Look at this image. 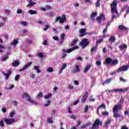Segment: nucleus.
I'll use <instances>...</instances> for the list:
<instances>
[{"label":"nucleus","mask_w":129,"mask_h":129,"mask_svg":"<svg viewBox=\"0 0 129 129\" xmlns=\"http://www.w3.org/2000/svg\"><path fill=\"white\" fill-rule=\"evenodd\" d=\"M121 108H122V106L120 104L115 105L114 106L113 108V111L114 112V117H115V118H117V117H121V116H122V115L119 114H117V112H118L117 109H121Z\"/></svg>","instance_id":"obj_1"},{"label":"nucleus","mask_w":129,"mask_h":129,"mask_svg":"<svg viewBox=\"0 0 129 129\" xmlns=\"http://www.w3.org/2000/svg\"><path fill=\"white\" fill-rule=\"evenodd\" d=\"M104 64V65H109V64H111L112 65H117V64H118V60H117V59L112 60L111 57H108L106 58Z\"/></svg>","instance_id":"obj_2"},{"label":"nucleus","mask_w":129,"mask_h":129,"mask_svg":"<svg viewBox=\"0 0 129 129\" xmlns=\"http://www.w3.org/2000/svg\"><path fill=\"white\" fill-rule=\"evenodd\" d=\"M99 125H101V126H102V121H100L99 118H97L92 124L91 129H98L99 128Z\"/></svg>","instance_id":"obj_3"},{"label":"nucleus","mask_w":129,"mask_h":129,"mask_svg":"<svg viewBox=\"0 0 129 129\" xmlns=\"http://www.w3.org/2000/svg\"><path fill=\"white\" fill-rule=\"evenodd\" d=\"M67 20V19L66 18V17H65L64 15H63L62 17H57L55 19V22L57 23V22L58 21L59 24H63L64 23H66V21Z\"/></svg>","instance_id":"obj_4"},{"label":"nucleus","mask_w":129,"mask_h":129,"mask_svg":"<svg viewBox=\"0 0 129 129\" xmlns=\"http://www.w3.org/2000/svg\"><path fill=\"white\" fill-rule=\"evenodd\" d=\"M4 121L6 122V124L8 125L10 124H12V123H14V122H16V120L15 118H5L4 119Z\"/></svg>","instance_id":"obj_5"},{"label":"nucleus","mask_w":129,"mask_h":129,"mask_svg":"<svg viewBox=\"0 0 129 129\" xmlns=\"http://www.w3.org/2000/svg\"><path fill=\"white\" fill-rule=\"evenodd\" d=\"M80 44L82 48H85V47L89 45V42H88L87 39H84L80 43Z\"/></svg>","instance_id":"obj_6"},{"label":"nucleus","mask_w":129,"mask_h":129,"mask_svg":"<svg viewBox=\"0 0 129 129\" xmlns=\"http://www.w3.org/2000/svg\"><path fill=\"white\" fill-rule=\"evenodd\" d=\"M127 70H128V66H123L118 69L117 72L119 73V72H124V71H127Z\"/></svg>","instance_id":"obj_7"},{"label":"nucleus","mask_w":129,"mask_h":129,"mask_svg":"<svg viewBox=\"0 0 129 129\" xmlns=\"http://www.w3.org/2000/svg\"><path fill=\"white\" fill-rule=\"evenodd\" d=\"M96 20L97 21L98 24H101V21H105V17L104 14H101L99 16L97 17Z\"/></svg>","instance_id":"obj_8"},{"label":"nucleus","mask_w":129,"mask_h":129,"mask_svg":"<svg viewBox=\"0 0 129 129\" xmlns=\"http://www.w3.org/2000/svg\"><path fill=\"white\" fill-rule=\"evenodd\" d=\"M22 96L23 98H25V97H26V98H27V101L31 102V103H33V100L31 99V97L27 93H24L22 95Z\"/></svg>","instance_id":"obj_9"},{"label":"nucleus","mask_w":129,"mask_h":129,"mask_svg":"<svg viewBox=\"0 0 129 129\" xmlns=\"http://www.w3.org/2000/svg\"><path fill=\"white\" fill-rule=\"evenodd\" d=\"M88 97V92H86L84 95L83 96L82 98L81 102L82 103H84L85 102V101L87 99V98Z\"/></svg>","instance_id":"obj_10"},{"label":"nucleus","mask_w":129,"mask_h":129,"mask_svg":"<svg viewBox=\"0 0 129 129\" xmlns=\"http://www.w3.org/2000/svg\"><path fill=\"white\" fill-rule=\"evenodd\" d=\"M32 62H28L27 63V64L24 66L23 67V68L20 69L19 71L22 72V71H24L26 70V69H27V68H28V67H30V66H31V65H32Z\"/></svg>","instance_id":"obj_11"},{"label":"nucleus","mask_w":129,"mask_h":129,"mask_svg":"<svg viewBox=\"0 0 129 129\" xmlns=\"http://www.w3.org/2000/svg\"><path fill=\"white\" fill-rule=\"evenodd\" d=\"M118 28L119 30H121L122 31H125L126 33H128L129 29L127 27H125L124 25H119Z\"/></svg>","instance_id":"obj_12"},{"label":"nucleus","mask_w":129,"mask_h":129,"mask_svg":"<svg viewBox=\"0 0 129 129\" xmlns=\"http://www.w3.org/2000/svg\"><path fill=\"white\" fill-rule=\"evenodd\" d=\"M112 81V78H109V79H107L105 81H104V82L102 83V85L103 86H104L105 85H106V84H109V83H110V82Z\"/></svg>","instance_id":"obj_13"},{"label":"nucleus","mask_w":129,"mask_h":129,"mask_svg":"<svg viewBox=\"0 0 129 129\" xmlns=\"http://www.w3.org/2000/svg\"><path fill=\"white\" fill-rule=\"evenodd\" d=\"M111 13L112 14L116 13V15H118V11H117V7H111Z\"/></svg>","instance_id":"obj_14"},{"label":"nucleus","mask_w":129,"mask_h":129,"mask_svg":"<svg viewBox=\"0 0 129 129\" xmlns=\"http://www.w3.org/2000/svg\"><path fill=\"white\" fill-rule=\"evenodd\" d=\"M79 47L78 46H73L71 49H69L67 50L66 52L67 53H71L72 51H74V50H76V49H79Z\"/></svg>","instance_id":"obj_15"},{"label":"nucleus","mask_w":129,"mask_h":129,"mask_svg":"<svg viewBox=\"0 0 129 129\" xmlns=\"http://www.w3.org/2000/svg\"><path fill=\"white\" fill-rule=\"evenodd\" d=\"M85 32H86V29H80V37H83V36H85V35H86V34L85 33Z\"/></svg>","instance_id":"obj_16"},{"label":"nucleus","mask_w":129,"mask_h":129,"mask_svg":"<svg viewBox=\"0 0 129 129\" xmlns=\"http://www.w3.org/2000/svg\"><path fill=\"white\" fill-rule=\"evenodd\" d=\"M90 68H91V65L87 66L84 69V71H83L84 73H86V72H87V71H88V70H89Z\"/></svg>","instance_id":"obj_17"},{"label":"nucleus","mask_w":129,"mask_h":129,"mask_svg":"<svg viewBox=\"0 0 129 129\" xmlns=\"http://www.w3.org/2000/svg\"><path fill=\"white\" fill-rule=\"evenodd\" d=\"M116 6H117V2L116 1H113L112 3L110 4L111 8H117Z\"/></svg>","instance_id":"obj_18"},{"label":"nucleus","mask_w":129,"mask_h":129,"mask_svg":"<svg viewBox=\"0 0 129 129\" xmlns=\"http://www.w3.org/2000/svg\"><path fill=\"white\" fill-rule=\"evenodd\" d=\"M116 40V38H115V37H114L113 36H110L109 39V41L110 42H111V43H113V42H115Z\"/></svg>","instance_id":"obj_19"},{"label":"nucleus","mask_w":129,"mask_h":129,"mask_svg":"<svg viewBox=\"0 0 129 129\" xmlns=\"http://www.w3.org/2000/svg\"><path fill=\"white\" fill-rule=\"evenodd\" d=\"M66 51L67 50L65 49H62V54L61 58L62 59H64L66 57V56H67V53H67Z\"/></svg>","instance_id":"obj_20"},{"label":"nucleus","mask_w":129,"mask_h":129,"mask_svg":"<svg viewBox=\"0 0 129 129\" xmlns=\"http://www.w3.org/2000/svg\"><path fill=\"white\" fill-rule=\"evenodd\" d=\"M78 39L75 38L74 40H72L71 46H74V45H76V43H77V42H78Z\"/></svg>","instance_id":"obj_21"},{"label":"nucleus","mask_w":129,"mask_h":129,"mask_svg":"<svg viewBox=\"0 0 129 129\" xmlns=\"http://www.w3.org/2000/svg\"><path fill=\"white\" fill-rule=\"evenodd\" d=\"M19 65H20V61L19 60H16L15 62H13V67H17V66H19Z\"/></svg>","instance_id":"obj_22"},{"label":"nucleus","mask_w":129,"mask_h":129,"mask_svg":"<svg viewBox=\"0 0 129 129\" xmlns=\"http://www.w3.org/2000/svg\"><path fill=\"white\" fill-rule=\"evenodd\" d=\"M74 72L75 73H76V72H80V68H79V65H76V68L74 71Z\"/></svg>","instance_id":"obj_23"},{"label":"nucleus","mask_w":129,"mask_h":129,"mask_svg":"<svg viewBox=\"0 0 129 129\" xmlns=\"http://www.w3.org/2000/svg\"><path fill=\"white\" fill-rule=\"evenodd\" d=\"M33 68H34L35 70H36V73H40L41 72V71L40 69H39L40 68L39 66H34Z\"/></svg>","instance_id":"obj_24"},{"label":"nucleus","mask_w":129,"mask_h":129,"mask_svg":"<svg viewBox=\"0 0 129 129\" xmlns=\"http://www.w3.org/2000/svg\"><path fill=\"white\" fill-rule=\"evenodd\" d=\"M127 48V46L126 45V44H123V45L119 46V48L121 50H123V49H126Z\"/></svg>","instance_id":"obj_25"},{"label":"nucleus","mask_w":129,"mask_h":129,"mask_svg":"<svg viewBox=\"0 0 129 129\" xmlns=\"http://www.w3.org/2000/svg\"><path fill=\"white\" fill-rule=\"evenodd\" d=\"M29 3L28 5L26 6L28 8H31V7H33V1L32 0H28Z\"/></svg>","instance_id":"obj_26"},{"label":"nucleus","mask_w":129,"mask_h":129,"mask_svg":"<svg viewBox=\"0 0 129 129\" xmlns=\"http://www.w3.org/2000/svg\"><path fill=\"white\" fill-rule=\"evenodd\" d=\"M47 121L49 124L53 123V117H50L47 118Z\"/></svg>","instance_id":"obj_27"},{"label":"nucleus","mask_w":129,"mask_h":129,"mask_svg":"<svg viewBox=\"0 0 129 129\" xmlns=\"http://www.w3.org/2000/svg\"><path fill=\"white\" fill-rule=\"evenodd\" d=\"M97 50V46H94L91 48L90 49L91 53H93V52H95Z\"/></svg>","instance_id":"obj_28"},{"label":"nucleus","mask_w":129,"mask_h":129,"mask_svg":"<svg viewBox=\"0 0 129 129\" xmlns=\"http://www.w3.org/2000/svg\"><path fill=\"white\" fill-rule=\"evenodd\" d=\"M15 115H16V111H12L9 113V115L10 117H14V116H15Z\"/></svg>","instance_id":"obj_29"},{"label":"nucleus","mask_w":129,"mask_h":129,"mask_svg":"<svg viewBox=\"0 0 129 129\" xmlns=\"http://www.w3.org/2000/svg\"><path fill=\"white\" fill-rule=\"evenodd\" d=\"M96 16H97V13L92 12L91 15V19H94Z\"/></svg>","instance_id":"obj_30"},{"label":"nucleus","mask_w":129,"mask_h":129,"mask_svg":"<svg viewBox=\"0 0 129 129\" xmlns=\"http://www.w3.org/2000/svg\"><path fill=\"white\" fill-rule=\"evenodd\" d=\"M18 39L17 38V39H15V40H14V41H13V42H12L11 43V45H17V44H18L19 43V41H18Z\"/></svg>","instance_id":"obj_31"},{"label":"nucleus","mask_w":129,"mask_h":129,"mask_svg":"<svg viewBox=\"0 0 129 129\" xmlns=\"http://www.w3.org/2000/svg\"><path fill=\"white\" fill-rule=\"evenodd\" d=\"M91 123H88L86 125H83L80 127L81 129H83V128H85V127H86V126H88L89 125H91Z\"/></svg>","instance_id":"obj_32"},{"label":"nucleus","mask_w":129,"mask_h":129,"mask_svg":"<svg viewBox=\"0 0 129 129\" xmlns=\"http://www.w3.org/2000/svg\"><path fill=\"white\" fill-rule=\"evenodd\" d=\"M50 103L51 101H50V100H47L46 103L44 104V106H45V107H47V106H49Z\"/></svg>","instance_id":"obj_33"},{"label":"nucleus","mask_w":129,"mask_h":129,"mask_svg":"<svg viewBox=\"0 0 129 129\" xmlns=\"http://www.w3.org/2000/svg\"><path fill=\"white\" fill-rule=\"evenodd\" d=\"M100 108H104V109H105L106 107H105V104H102L101 105H100L98 107V109H100Z\"/></svg>","instance_id":"obj_34"},{"label":"nucleus","mask_w":129,"mask_h":129,"mask_svg":"<svg viewBox=\"0 0 129 129\" xmlns=\"http://www.w3.org/2000/svg\"><path fill=\"white\" fill-rule=\"evenodd\" d=\"M95 6L97 8H99V7H100V0H97Z\"/></svg>","instance_id":"obj_35"},{"label":"nucleus","mask_w":129,"mask_h":129,"mask_svg":"<svg viewBox=\"0 0 129 129\" xmlns=\"http://www.w3.org/2000/svg\"><path fill=\"white\" fill-rule=\"evenodd\" d=\"M111 91L114 92L120 93V92H121V89H115L113 91Z\"/></svg>","instance_id":"obj_36"},{"label":"nucleus","mask_w":129,"mask_h":129,"mask_svg":"<svg viewBox=\"0 0 129 129\" xmlns=\"http://www.w3.org/2000/svg\"><path fill=\"white\" fill-rule=\"evenodd\" d=\"M111 122V120L109 119L107 121H106L105 123V126H107L108 124H109Z\"/></svg>","instance_id":"obj_37"},{"label":"nucleus","mask_w":129,"mask_h":129,"mask_svg":"<svg viewBox=\"0 0 129 129\" xmlns=\"http://www.w3.org/2000/svg\"><path fill=\"white\" fill-rule=\"evenodd\" d=\"M127 90H128V88H123V89H121V92L122 93H124V92H126Z\"/></svg>","instance_id":"obj_38"},{"label":"nucleus","mask_w":129,"mask_h":129,"mask_svg":"<svg viewBox=\"0 0 129 129\" xmlns=\"http://www.w3.org/2000/svg\"><path fill=\"white\" fill-rule=\"evenodd\" d=\"M51 96H52V94H48L47 95H46L44 97V98L45 99H49V98L51 97Z\"/></svg>","instance_id":"obj_39"},{"label":"nucleus","mask_w":129,"mask_h":129,"mask_svg":"<svg viewBox=\"0 0 129 129\" xmlns=\"http://www.w3.org/2000/svg\"><path fill=\"white\" fill-rule=\"evenodd\" d=\"M0 126L1 127H4V126H5V123H4V121L3 120L0 121Z\"/></svg>","instance_id":"obj_40"},{"label":"nucleus","mask_w":129,"mask_h":129,"mask_svg":"<svg viewBox=\"0 0 129 129\" xmlns=\"http://www.w3.org/2000/svg\"><path fill=\"white\" fill-rule=\"evenodd\" d=\"M47 72L51 73V72H53V71H54V70L52 68H49L47 69Z\"/></svg>","instance_id":"obj_41"},{"label":"nucleus","mask_w":129,"mask_h":129,"mask_svg":"<svg viewBox=\"0 0 129 129\" xmlns=\"http://www.w3.org/2000/svg\"><path fill=\"white\" fill-rule=\"evenodd\" d=\"M38 56H39L40 58H44V55L43 54V53L40 52L37 53Z\"/></svg>","instance_id":"obj_42"},{"label":"nucleus","mask_w":129,"mask_h":129,"mask_svg":"<svg viewBox=\"0 0 129 129\" xmlns=\"http://www.w3.org/2000/svg\"><path fill=\"white\" fill-rule=\"evenodd\" d=\"M68 88H69V89H70L71 90H72V89H73L74 88V87L71 85V84H69L68 85Z\"/></svg>","instance_id":"obj_43"},{"label":"nucleus","mask_w":129,"mask_h":129,"mask_svg":"<svg viewBox=\"0 0 129 129\" xmlns=\"http://www.w3.org/2000/svg\"><path fill=\"white\" fill-rule=\"evenodd\" d=\"M102 42H103V39H100L97 40L96 44H100V43H102Z\"/></svg>","instance_id":"obj_44"},{"label":"nucleus","mask_w":129,"mask_h":129,"mask_svg":"<svg viewBox=\"0 0 129 129\" xmlns=\"http://www.w3.org/2000/svg\"><path fill=\"white\" fill-rule=\"evenodd\" d=\"M96 65L97 66H101V61L98 60L96 62Z\"/></svg>","instance_id":"obj_45"},{"label":"nucleus","mask_w":129,"mask_h":129,"mask_svg":"<svg viewBox=\"0 0 129 129\" xmlns=\"http://www.w3.org/2000/svg\"><path fill=\"white\" fill-rule=\"evenodd\" d=\"M47 29H50V26L46 25L45 28H43V31H46Z\"/></svg>","instance_id":"obj_46"},{"label":"nucleus","mask_w":129,"mask_h":129,"mask_svg":"<svg viewBox=\"0 0 129 129\" xmlns=\"http://www.w3.org/2000/svg\"><path fill=\"white\" fill-rule=\"evenodd\" d=\"M66 66H67L66 63L63 64L60 69L61 71H62V70H64V69L66 68Z\"/></svg>","instance_id":"obj_47"},{"label":"nucleus","mask_w":129,"mask_h":129,"mask_svg":"<svg viewBox=\"0 0 129 129\" xmlns=\"http://www.w3.org/2000/svg\"><path fill=\"white\" fill-rule=\"evenodd\" d=\"M119 79H120V81H121V82H124V83L126 82V80L124 79L123 78H122L121 77H120Z\"/></svg>","instance_id":"obj_48"},{"label":"nucleus","mask_w":129,"mask_h":129,"mask_svg":"<svg viewBox=\"0 0 129 129\" xmlns=\"http://www.w3.org/2000/svg\"><path fill=\"white\" fill-rule=\"evenodd\" d=\"M4 75H5V77H6V79H7V80H8V79H9V77H10V75H8V74H6L5 73H3Z\"/></svg>","instance_id":"obj_49"},{"label":"nucleus","mask_w":129,"mask_h":129,"mask_svg":"<svg viewBox=\"0 0 129 129\" xmlns=\"http://www.w3.org/2000/svg\"><path fill=\"white\" fill-rule=\"evenodd\" d=\"M19 79H20V76L19 75H17L15 77V80L16 81H18V80H19Z\"/></svg>","instance_id":"obj_50"},{"label":"nucleus","mask_w":129,"mask_h":129,"mask_svg":"<svg viewBox=\"0 0 129 129\" xmlns=\"http://www.w3.org/2000/svg\"><path fill=\"white\" fill-rule=\"evenodd\" d=\"M84 111H85V112H87V111H88V105H85Z\"/></svg>","instance_id":"obj_51"},{"label":"nucleus","mask_w":129,"mask_h":129,"mask_svg":"<svg viewBox=\"0 0 129 129\" xmlns=\"http://www.w3.org/2000/svg\"><path fill=\"white\" fill-rule=\"evenodd\" d=\"M123 101H124V99H123V98L121 97L120 99V101H119V103L121 104V103H123Z\"/></svg>","instance_id":"obj_52"},{"label":"nucleus","mask_w":129,"mask_h":129,"mask_svg":"<svg viewBox=\"0 0 129 129\" xmlns=\"http://www.w3.org/2000/svg\"><path fill=\"white\" fill-rule=\"evenodd\" d=\"M102 113L104 116H106V115H108L109 114V113L107 111L103 112Z\"/></svg>","instance_id":"obj_53"},{"label":"nucleus","mask_w":129,"mask_h":129,"mask_svg":"<svg viewBox=\"0 0 129 129\" xmlns=\"http://www.w3.org/2000/svg\"><path fill=\"white\" fill-rule=\"evenodd\" d=\"M45 9H46V10H51L52 9V7L50 6H48V5H46L45 6Z\"/></svg>","instance_id":"obj_54"},{"label":"nucleus","mask_w":129,"mask_h":129,"mask_svg":"<svg viewBox=\"0 0 129 129\" xmlns=\"http://www.w3.org/2000/svg\"><path fill=\"white\" fill-rule=\"evenodd\" d=\"M27 24H28V23H27V22H26V21H22L21 22V24H22L23 26H27Z\"/></svg>","instance_id":"obj_55"},{"label":"nucleus","mask_w":129,"mask_h":129,"mask_svg":"<svg viewBox=\"0 0 129 129\" xmlns=\"http://www.w3.org/2000/svg\"><path fill=\"white\" fill-rule=\"evenodd\" d=\"M43 96V93L42 92H40L38 95H37V97H42Z\"/></svg>","instance_id":"obj_56"},{"label":"nucleus","mask_w":129,"mask_h":129,"mask_svg":"<svg viewBox=\"0 0 129 129\" xmlns=\"http://www.w3.org/2000/svg\"><path fill=\"white\" fill-rule=\"evenodd\" d=\"M78 103H79V100H77L76 101L74 102V103H73V105H76V104H78Z\"/></svg>","instance_id":"obj_57"},{"label":"nucleus","mask_w":129,"mask_h":129,"mask_svg":"<svg viewBox=\"0 0 129 129\" xmlns=\"http://www.w3.org/2000/svg\"><path fill=\"white\" fill-rule=\"evenodd\" d=\"M8 58L9 56L4 57L2 58V61H7Z\"/></svg>","instance_id":"obj_58"},{"label":"nucleus","mask_w":129,"mask_h":129,"mask_svg":"<svg viewBox=\"0 0 129 129\" xmlns=\"http://www.w3.org/2000/svg\"><path fill=\"white\" fill-rule=\"evenodd\" d=\"M111 24V21H109L108 23H107V24L106 26V28H108V27H109V26H110Z\"/></svg>","instance_id":"obj_59"},{"label":"nucleus","mask_w":129,"mask_h":129,"mask_svg":"<svg viewBox=\"0 0 129 129\" xmlns=\"http://www.w3.org/2000/svg\"><path fill=\"white\" fill-rule=\"evenodd\" d=\"M105 33H107V27H106V28H105V29L103 30V34H104H104H105Z\"/></svg>","instance_id":"obj_60"},{"label":"nucleus","mask_w":129,"mask_h":129,"mask_svg":"<svg viewBox=\"0 0 129 129\" xmlns=\"http://www.w3.org/2000/svg\"><path fill=\"white\" fill-rule=\"evenodd\" d=\"M22 13H23V11H22V10L18 9L17 10V14H22Z\"/></svg>","instance_id":"obj_61"},{"label":"nucleus","mask_w":129,"mask_h":129,"mask_svg":"<svg viewBox=\"0 0 129 129\" xmlns=\"http://www.w3.org/2000/svg\"><path fill=\"white\" fill-rule=\"evenodd\" d=\"M61 38L62 40H64V39L65 38V34H61Z\"/></svg>","instance_id":"obj_62"},{"label":"nucleus","mask_w":129,"mask_h":129,"mask_svg":"<svg viewBox=\"0 0 129 129\" xmlns=\"http://www.w3.org/2000/svg\"><path fill=\"white\" fill-rule=\"evenodd\" d=\"M7 74L9 75H11L12 74V72L11 70H9L8 71V73H7Z\"/></svg>","instance_id":"obj_63"},{"label":"nucleus","mask_w":129,"mask_h":129,"mask_svg":"<svg viewBox=\"0 0 129 129\" xmlns=\"http://www.w3.org/2000/svg\"><path fill=\"white\" fill-rule=\"evenodd\" d=\"M121 129H128V127H127L125 126H122L121 127Z\"/></svg>","instance_id":"obj_64"}]
</instances>
